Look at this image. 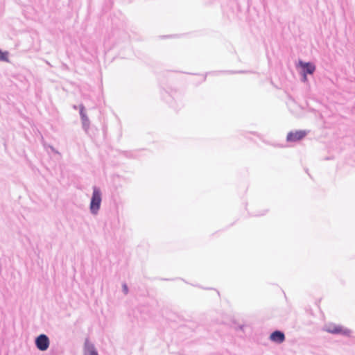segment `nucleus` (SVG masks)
I'll return each instance as SVG.
<instances>
[{
    "mask_svg": "<svg viewBox=\"0 0 355 355\" xmlns=\"http://www.w3.org/2000/svg\"><path fill=\"white\" fill-rule=\"evenodd\" d=\"M219 73H245V71H219Z\"/></svg>",
    "mask_w": 355,
    "mask_h": 355,
    "instance_id": "11",
    "label": "nucleus"
},
{
    "mask_svg": "<svg viewBox=\"0 0 355 355\" xmlns=\"http://www.w3.org/2000/svg\"><path fill=\"white\" fill-rule=\"evenodd\" d=\"M299 65L301 69L300 73L311 75L315 71V65L311 62H303L300 60L299 62Z\"/></svg>",
    "mask_w": 355,
    "mask_h": 355,
    "instance_id": "5",
    "label": "nucleus"
},
{
    "mask_svg": "<svg viewBox=\"0 0 355 355\" xmlns=\"http://www.w3.org/2000/svg\"><path fill=\"white\" fill-rule=\"evenodd\" d=\"M73 108H74L75 110H76V109H77V106H76V105H73Z\"/></svg>",
    "mask_w": 355,
    "mask_h": 355,
    "instance_id": "17",
    "label": "nucleus"
},
{
    "mask_svg": "<svg viewBox=\"0 0 355 355\" xmlns=\"http://www.w3.org/2000/svg\"><path fill=\"white\" fill-rule=\"evenodd\" d=\"M102 202V193L101 189L96 186L93 187V192L89 204L90 212L96 215L101 208Z\"/></svg>",
    "mask_w": 355,
    "mask_h": 355,
    "instance_id": "1",
    "label": "nucleus"
},
{
    "mask_svg": "<svg viewBox=\"0 0 355 355\" xmlns=\"http://www.w3.org/2000/svg\"><path fill=\"white\" fill-rule=\"evenodd\" d=\"M122 288H123V292L125 293V294H127L128 293V287L127 286L126 284H123L122 285Z\"/></svg>",
    "mask_w": 355,
    "mask_h": 355,
    "instance_id": "12",
    "label": "nucleus"
},
{
    "mask_svg": "<svg viewBox=\"0 0 355 355\" xmlns=\"http://www.w3.org/2000/svg\"><path fill=\"white\" fill-rule=\"evenodd\" d=\"M84 355H98L94 345L90 343L88 338H86L85 341Z\"/></svg>",
    "mask_w": 355,
    "mask_h": 355,
    "instance_id": "8",
    "label": "nucleus"
},
{
    "mask_svg": "<svg viewBox=\"0 0 355 355\" xmlns=\"http://www.w3.org/2000/svg\"><path fill=\"white\" fill-rule=\"evenodd\" d=\"M80 119H81V121H82V125H83V128L87 131L89 128V124H90V121H89V119L86 114V112H85V106L81 104L80 105Z\"/></svg>",
    "mask_w": 355,
    "mask_h": 355,
    "instance_id": "7",
    "label": "nucleus"
},
{
    "mask_svg": "<svg viewBox=\"0 0 355 355\" xmlns=\"http://www.w3.org/2000/svg\"><path fill=\"white\" fill-rule=\"evenodd\" d=\"M35 343L36 347L43 352L49 348L50 340L46 334H42L35 338Z\"/></svg>",
    "mask_w": 355,
    "mask_h": 355,
    "instance_id": "3",
    "label": "nucleus"
},
{
    "mask_svg": "<svg viewBox=\"0 0 355 355\" xmlns=\"http://www.w3.org/2000/svg\"><path fill=\"white\" fill-rule=\"evenodd\" d=\"M243 327H244L243 325H239V326H238V329L243 331Z\"/></svg>",
    "mask_w": 355,
    "mask_h": 355,
    "instance_id": "15",
    "label": "nucleus"
},
{
    "mask_svg": "<svg viewBox=\"0 0 355 355\" xmlns=\"http://www.w3.org/2000/svg\"><path fill=\"white\" fill-rule=\"evenodd\" d=\"M308 132L306 130H296L291 131L287 134L286 141L288 142H297L303 139L306 135Z\"/></svg>",
    "mask_w": 355,
    "mask_h": 355,
    "instance_id": "4",
    "label": "nucleus"
},
{
    "mask_svg": "<svg viewBox=\"0 0 355 355\" xmlns=\"http://www.w3.org/2000/svg\"><path fill=\"white\" fill-rule=\"evenodd\" d=\"M0 61L8 62V53L0 49Z\"/></svg>",
    "mask_w": 355,
    "mask_h": 355,
    "instance_id": "10",
    "label": "nucleus"
},
{
    "mask_svg": "<svg viewBox=\"0 0 355 355\" xmlns=\"http://www.w3.org/2000/svg\"><path fill=\"white\" fill-rule=\"evenodd\" d=\"M324 331L332 334H341L347 337H349L352 333L350 329L344 328L341 325H336L334 324L326 325L324 327Z\"/></svg>",
    "mask_w": 355,
    "mask_h": 355,
    "instance_id": "2",
    "label": "nucleus"
},
{
    "mask_svg": "<svg viewBox=\"0 0 355 355\" xmlns=\"http://www.w3.org/2000/svg\"><path fill=\"white\" fill-rule=\"evenodd\" d=\"M175 96H170L171 101L170 99H166V101L170 104V105L175 108H180L182 106V103L181 101V96L179 94H175Z\"/></svg>",
    "mask_w": 355,
    "mask_h": 355,
    "instance_id": "9",
    "label": "nucleus"
},
{
    "mask_svg": "<svg viewBox=\"0 0 355 355\" xmlns=\"http://www.w3.org/2000/svg\"><path fill=\"white\" fill-rule=\"evenodd\" d=\"M264 214H265V213H261V214H256L255 216H263Z\"/></svg>",
    "mask_w": 355,
    "mask_h": 355,
    "instance_id": "16",
    "label": "nucleus"
},
{
    "mask_svg": "<svg viewBox=\"0 0 355 355\" xmlns=\"http://www.w3.org/2000/svg\"><path fill=\"white\" fill-rule=\"evenodd\" d=\"M270 339L275 343L281 344L285 340L286 337L284 333L282 331L275 330L270 334Z\"/></svg>",
    "mask_w": 355,
    "mask_h": 355,
    "instance_id": "6",
    "label": "nucleus"
},
{
    "mask_svg": "<svg viewBox=\"0 0 355 355\" xmlns=\"http://www.w3.org/2000/svg\"><path fill=\"white\" fill-rule=\"evenodd\" d=\"M302 75V81L305 83L307 81V74H304V73H301Z\"/></svg>",
    "mask_w": 355,
    "mask_h": 355,
    "instance_id": "13",
    "label": "nucleus"
},
{
    "mask_svg": "<svg viewBox=\"0 0 355 355\" xmlns=\"http://www.w3.org/2000/svg\"><path fill=\"white\" fill-rule=\"evenodd\" d=\"M50 148H51V150H52L53 152H54V153H58V151H57V150H55L53 146H51Z\"/></svg>",
    "mask_w": 355,
    "mask_h": 355,
    "instance_id": "14",
    "label": "nucleus"
}]
</instances>
